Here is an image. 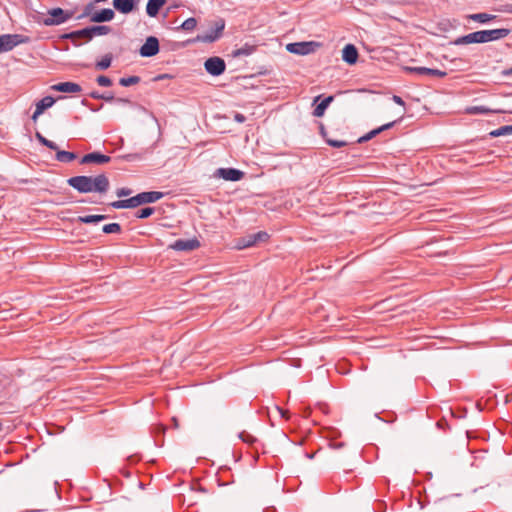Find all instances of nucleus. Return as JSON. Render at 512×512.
Returning a JSON list of instances; mask_svg holds the SVG:
<instances>
[{"mask_svg":"<svg viewBox=\"0 0 512 512\" xmlns=\"http://www.w3.org/2000/svg\"><path fill=\"white\" fill-rule=\"evenodd\" d=\"M165 4L166 0H148L146 12L150 17H156Z\"/></svg>","mask_w":512,"mask_h":512,"instance_id":"6ab92c4d","label":"nucleus"},{"mask_svg":"<svg viewBox=\"0 0 512 512\" xmlns=\"http://www.w3.org/2000/svg\"><path fill=\"white\" fill-rule=\"evenodd\" d=\"M106 219L105 215H87V216H79L77 220L79 222L85 223V224H93L98 223L102 220Z\"/></svg>","mask_w":512,"mask_h":512,"instance_id":"a878e982","label":"nucleus"},{"mask_svg":"<svg viewBox=\"0 0 512 512\" xmlns=\"http://www.w3.org/2000/svg\"><path fill=\"white\" fill-rule=\"evenodd\" d=\"M56 159L60 162H71L76 159V154L73 152L56 150Z\"/></svg>","mask_w":512,"mask_h":512,"instance_id":"cd10ccee","label":"nucleus"},{"mask_svg":"<svg viewBox=\"0 0 512 512\" xmlns=\"http://www.w3.org/2000/svg\"><path fill=\"white\" fill-rule=\"evenodd\" d=\"M52 90L63 93H78L81 91L80 85L74 82H62L53 85Z\"/></svg>","mask_w":512,"mask_h":512,"instance_id":"f3484780","label":"nucleus"},{"mask_svg":"<svg viewBox=\"0 0 512 512\" xmlns=\"http://www.w3.org/2000/svg\"><path fill=\"white\" fill-rule=\"evenodd\" d=\"M321 132H322V136H324V137H325V136H326V134H325V132H324V128H323V127H321Z\"/></svg>","mask_w":512,"mask_h":512,"instance_id":"6e6d98bb","label":"nucleus"},{"mask_svg":"<svg viewBox=\"0 0 512 512\" xmlns=\"http://www.w3.org/2000/svg\"><path fill=\"white\" fill-rule=\"evenodd\" d=\"M239 438L242 441L247 442V443H252L255 441V438L252 435H250L244 431L239 434Z\"/></svg>","mask_w":512,"mask_h":512,"instance_id":"37998d69","label":"nucleus"},{"mask_svg":"<svg viewBox=\"0 0 512 512\" xmlns=\"http://www.w3.org/2000/svg\"><path fill=\"white\" fill-rule=\"evenodd\" d=\"M512 113V111L506 110H495L490 109L485 106H469L465 109V113L467 114H488V113Z\"/></svg>","mask_w":512,"mask_h":512,"instance_id":"412c9836","label":"nucleus"},{"mask_svg":"<svg viewBox=\"0 0 512 512\" xmlns=\"http://www.w3.org/2000/svg\"><path fill=\"white\" fill-rule=\"evenodd\" d=\"M112 61V55L106 54L100 61L96 63L98 70H106L110 67Z\"/></svg>","mask_w":512,"mask_h":512,"instance_id":"473e14b6","label":"nucleus"},{"mask_svg":"<svg viewBox=\"0 0 512 512\" xmlns=\"http://www.w3.org/2000/svg\"><path fill=\"white\" fill-rule=\"evenodd\" d=\"M274 410H275V412H277L278 414H280L282 417H284V418H286V419H288V418H289V416H288V411L283 410V409H281V408H279V407H277V406L274 408Z\"/></svg>","mask_w":512,"mask_h":512,"instance_id":"a18cd8bd","label":"nucleus"},{"mask_svg":"<svg viewBox=\"0 0 512 512\" xmlns=\"http://www.w3.org/2000/svg\"><path fill=\"white\" fill-rule=\"evenodd\" d=\"M214 177L235 182L244 177V172L234 168H219L215 171Z\"/></svg>","mask_w":512,"mask_h":512,"instance_id":"6e6552de","label":"nucleus"},{"mask_svg":"<svg viewBox=\"0 0 512 512\" xmlns=\"http://www.w3.org/2000/svg\"><path fill=\"white\" fill-rule=\"evenodd\" d=\"M139 81H140V78L138 76H130L127 78H121L119 80V83H120V85H122L124 87H128V86L135 85V84L139 83Z\"/></svg>","mask_w":512,"mask_h":512,"instance_id":"e433bc0d","label":"nucleus"},{"mask_svg":"<svg viewBox=\"0 0 512 512\" xmlns=\"http://www.w3.org/2000/svg\"><path fill=\"white\" fill-rule=\"evenodd\" d=\"M342 59L350 65L355 64L358 59L356 47L352 44H347L342 50Z\"/></svg>","mask_w":512,"mask_h":512,"instance_id":"dca6fc26","label":"nucleus"},{"mask_svg":"<svg viewBox=\"0 0 512 512\" xmlns=\"http://www.w3.org/2000/svg\"><path fill=\"white\" fill-rule=\"evenodd\" d=\"M504 76H512V67L502 71Z\"/></svg>","mask_w":512,"mask_h":512,"instance_id":"8fccbe9b","label":"nucleus"},{"mask_svg":"<svg viewBox=\"0 0 512 512\" xmlns=\"http://www.w3.org/2000/svg\"><path fill=\"white\" fill-rule=\"evenodd\" d=\"M234 120L236 122L243 123L245 121V116L240 113H236L234 116Z\"/></svg>","mask_w":512,"mask_h":512,"instance_id":"de8ad7c7","label":"nucleus"},{"mask_svg":"<svg viewBox=\"0 0 512 512\" xmlns=\"http://www.w3.org/2000/svg\"><path fill=\"white\" fill-rule=\"evenodd\" d=\"M154 213V208L146 207L138 211L137 218L144 219L150 217Z\"/></svg>","mask_w":512,"mask_h":512,"instance_id":"4c0bfd02","label":"nucleus"},{"mask_svg":"<svg viewBox=\"0 0 512 512\" xmlns=\"http://www.w3.org/2000/svg\"><path fill=\"white\" fill-rule=\"evenodd\" d=\"M204 67L209 74L219 76L225 71L226 65L222 58L215 56L208 58L204 63Z\"/></svg>","mask_w":512,"mask_h":512,"instance_id":"423d86ee","label":"nucleus"},{"mask_svg":"<svg viewBox=\"0 0 512 512\" xmlns=\"http://www.w3.org/2000/svg\"><path fill=\"white\" fill-rule=\"evenodd\" d=\"M252 235L256 243L259 241H266L268 239V234L264 231H260Z\"/></svg>","mask_w":512,"mask_h":512,"instance_id":"79ce46f5","label":"nucleus"},{"mask_svg":"<svg viewBox=\"0 0 512 512\" xmlns=\"http://www.w3.org/2000/svg\"><path fill=\"white\" fill-rule=\"evenodd\" d=\"M36 138L39 140V142L41 144H43L44 146L48 147L49 149H51V150H57L58 149L57 145L54 142L46 139L39 132L36 133Z\"/></svg>","mask_w":512,"mask_h":512,"instance_id":"f704fd0d","label":"nucleus"},{"mask_svg":"<svg viewBox=\"0 0 512 512\" xmlns=\"http://www.w3.org/2000/svg\"><path fill=\"white\" fill-rule=\"evenodd\" d=\"M28 38L19 34L0 35V53L11 51L19 44L26 43Z\"/></svg>","mask_w":512,"mask_h":512,"instance_id":"7ed1b4c3","label":"nucleus"},{"mask_svg":"<svg viewBox=\"0 0 512 512\" xmlns=\"http://www.w3.org/2000/svg\"><path fill=\"white\" fill-rule=\"evenodd\" d=\"M333 101V96H328L321 103H319L313 111L315 117H322L329 104Z\"/></svg>","mask_w":512,"mask_h":512,"instance_id":"5701e85b","label":"nucleus"},{"mask_svg":"<svg viewBox=\"0 0 512 512\" xmlns=\"http://www.w3.org/2000/svg\"><path fill=\"white\" fill-rule=\"evenodd\" d=\"M91 31L92 38L94 36H101V35H107L111 32V28L109 26H92L89 27Z\"/></svg>","mask_w":512,"mask_h":512,"instance_id":"c756f323","label":"nucleus"},{"mask_svg":"<svg viewBox=\"0 0 512 512\" xmlns=\"http://www.w3.org/2000/svg\"><path fill=\"white\" fill-rule=\"evenodd\" d=\"M110 159L111 158L107 155L101 154L99 152H93V153L84 155L82 157L80 163L81 164H90V163L105 164V163H108L110 161Z\"/></svg>","mask_w":512,"mask_h":512,"instance_id":"f8f14e48","label":"nucleus"},{"mask_svg":"<svg viewBox=\"0 0 512 512\" xmlns=\"http://www.w3.org/2000/svg\"><path fill=\"white\" fill-rule=\"evenodd\" d=\"M117 101L122 102V103H128L129 102L127 99H122V98L118 99Z\"/></svg>","mask_w":512,"mask_h":512,"instance_id":"5fc2aeb1","label":"nucleus"},{"mask_svg":"<svg viewBox=\"0 0 512 512\" xmlns=\"http://www.w3.org/2000/svg\"><path fill=\"white\" fill-rule=\"evenodd\" d=\"M102 231L104 233L110 234V233H120L121 232V226L118 223H110L103 226Z\"/></svg>","mask_w":512,"mask_h":512,"instance_id":"72a5a7b5","label":"nucleus"},{"mask_svg":"<svg viewBox=\"0 0 512 512\" xmlns=\"http://www.w3.org/2000/svg\"><path fill=\"white\" fill-rule=\"evenodd\" d=\"M111 206L115 209H127L136 208L139 206L137 196H133L129 199L118 200L111 203Z\"/></svg>","mask_w":512,"mask_h":512,"instance_id":"aec40b11","label":"nucleus"},{"mask_svg":"<svg viewBox=\"0 0 512 512\" xmlns=\"http://www.w3.org/2000/svg\"><path fill=\"white\" fill-rule=\"evenodd\" d=\"M484 31H485V37H486L487 42L503 39L506 36H508L510 33V30L505 29V28L484 30Z\"/></svg>","mask_w":512,"mask_h":512,"instance_id":"a211bd4d","label":"nucleus"},{"mask_svg":"<svg viewBox=\"0 0 512 512\" xmlns=\"http://www.w3.org/2000/svg\"><path fill=\"white\" fill-rule=\"evenodd\" d=\"M405 71L409 73H416L419 75H428L431 77H439L443 78L447 75V72L439 70V69H431L426 67H405Z\"/></svg>","mask_w":512,"mask_h":512,"instance_id":"9d476101","label":"nucleus"},{"mask_svg":"<svg viewBox=\"0 0 512 512\" xmlns=\"http://www.w3.org/2000/svg\"><path fill=\"white\" fill-rule=\"evenodd\" d=\"M66 38H69V39H78V38H86L87 40H91L92 39V35H91V31H90V28H84L82 30H78V31H74V32H71L67 35H65Z\"/></svg>","mask_w":512,"mask_h":512,"instance_id":"b1692460","label":"nucleus"},{"mask_svg":"<svg viewBox=\"0 0 512 512\" xmlns=\"http://www.w3.org/2000/svg\"><path fill=\"white\" fill-rule=\"evenodd\" d=\"M138 199L139 206L147 203H154L163 197L162 192L151 191V192H142L136 195Z\"/></svg>","mask_w":512,"mask_h":512,"instance_id":"2eb2a0df","label":"nucleus"},{"mask_svg":"<svg viewBox=\"0 0 512 512\" xmlns=\"http://www.w3.org/2000/svg\"><path fill=\"white\" fill-rule=\"evenodd\" d=\"M91 97L94 98V99H102L104 98V95H99L98 93H91Z\"/></svg>","mask_w":512,"mask_h":512,"instance_id":"3c124183","label":"nucleus"},{"mask_svg":"<svg viewBox=\"0 0 512 512\" xmlns=\"http://www.w3.org/2000/svg\"><path fill=\"white\" fill-rule=\"evenodd\" d=\"M320 99V96H316V98L314 99V102L318 101Z\"/></svg>","mask_w":512,"mask_h":512,"instance_id":"4d7b16f0","label":"nucleus"},{"mask_svg":"<svg viewBox=\"0 0 512 512\" xmlns=\"http://www.w3.org/2000/svg\"><path fill=\"white\" fill-rule=\"evenodd\" d=\"M395 122H390V123H387V124H384L382 125L381 127L379 128H376L370 132H368L367 134H365L364 136L360 137L358 139V143H364L366 141H369L371 140L373 137H375L376 135H378L379 133H381L382 131L384 130H387L389 128H391L393 125H394Z\"/></svg>","mask_w":512,"mask_h":512,"instance_id":"4be33fe9","label":"nucleus"},{"mask_svg":"<svg viewBox=\"0 0 512 512\" xmlns=\"http://www.w3.org/2000/svg\"><path fill=\"white\" fill-rule=\"evenodd\" d=\"M71 17L72 14L62 8H53L48 10L47 15L42 19V23L46 26L60 25Z\"/></svg>","mask_w":512,"mask_h":512,"instance_id":"f03ea898","label":"nucleus"},{"mask_svg":"<svg viewBox=\"0 0 512 512\" xmlns=\"http://www.w3.org/2000/svg\"><path fill=\"white\" fill-rule=\"evenodd\" d=\"M491 137L512 135V125L501 126L489 133Z\"/></svg>","mask_w":512,"mask_h":512,"instance_id":"c85d7f7f","label":"nucleus"},{"mask_svg":"<svg viewBox=\"0 0 512 512\" xmlns=\"http://www.w3.org/2000/svg\"><path fill=\"white\" fill-rule=\"evenodd\" d=\"M103 99L106 101H112L114 99V97L113 96H104Z\"/></svg>","mask_w":512,"mask_h":512,"instance_id":"603ef678","label":"nucleus"},{"mask_svg":"<svg viewBox=\"0 0 512 512\" xmlns=\"http://www.w3.org/2000/svg\"><path fill=\"white\" fill-rule=\"evenodd\" d=\"M94 9L93 3H89L84 7L83 13L79 16V18H84L93 14L92 10Z\"/></svg>","mask_w":512,"mask_h":512,"instance_id":"ea45409f","label":"nucleus"},{"mask_svg":"<svg viewBox=\"0 0 512 512\" xmlns=\"http://www.w3.org/2000/svg\"><path fill=\"white\" fill-rule=\"evenodd\" d=\"M321 46L320 43L310 41V42H295L290 43L286 46V49L290 53L298 54V55H307L314 52L317 48Z\"/></svg>","mask_w":512,"mask_h":512,"instance_id":"39448f33","label":"nucleus"},{"mask_svg":"<svg viewBox=\"0 0 512 512\" xmlns=\"http://www.w3.org/2000/svg\"><path fill=\"white\" fill-rule=\"evenodd\" d=\"M96 81L100 86L103 87H109L112 85L111 79L104 75L98 76Z\"/></svg>","mask_w":512,"mask_h":512,"instance_id":"58836bf2","label":"nucleus"},{"mask_svg":"<svg viewBox=\"0 0 512 512\" xmlns=\"http://www.w3.org/2000/svg\"><path fill=\"white\" fill-rule=\"evenodd\" d=\"M200 246V243L197 239H188V240H177L170 248L176 251H192L197 249Z\"/></svg>","mask_w":512,"mask_h":512,"instance_id":"9b49d317","label":"nucleus"},{"mask_svg":"<svg viewBox=\"0 0 512 512\" xmlns=\"http://www.w3.org/2000/svg\"><path fill=\"white\" fill-rule=\"evenodd\" d=\"M197 26V20L193 17L186 19L182 25L181 28L185 31H192Z\"/></svg>","mask_w":512,"mask_h":512,"instance_id":"c9c22d12","label":"nucleus"},{"mask_svg":"<svg viewBox=\"0 0 512 512\" xmlns=\"http://www.w3.org/2000/svg\"><path fill=\"white\" fill-rule=\"evenodd\" d=\"M42 114V112H40L37 108L35 109L33 115H32V120L34 122L37 121L38 117Z\"/></svg>","mask_w":512,"mask_h":512,"instance_id":"09e8293b","label":"nucleus"},{"mask_svg":"<svg viewBox=\"0 0 512 512\" xmlns=\"http://www.w3.org/2000/svg\"><path fill=\"white\" fill-rule=\"evenodd\" d=\"M69 186L80 193L104 194L109 190L110 182L105 174L97 176H74L67 180Z\"/></svg>","mask_w":512,"mask_h":512,"instance_id":"f257e3e1","label":"nucleus"},{"mask_svg":"<svg viewBox=\"0 0 512 512\" xmlns=\"http://www.w3.org/2000/svg\"><path fill=\"white\" fill-rule=\"evenodd\" d=\"M468 18L476 22L486 23L488 21L493 20L495 18V15L487 13H476L468 15Z\"/></svg>","mask_w":512,"mask_h":512,"instance_id":"bb28decb","label":"nucleus"},{"mask_svg":"<svg viewBox=\"0 0 512 512\" xmlns=\"http://www.w3.org/2000/svg\"><path fill=\"white\" fill-rule=\"evenodd\" d=\"M254 50H255L254 46L246 44L243 47L232 51L231 55L234 58H238V57H242V56H249L254 52Z\"/></svg>","mask_w":512,"mask_h":512,"instance_id":"393cba45","label":"nucleus"},{"mask_svg":"<svg viewBox=\"0 0 512 512\" xmlns=\"http://www.w3.org/2000/svg\"><path fill=\"white\" fill-rule=\"evenodd\" d=\"M173 423H174V427H175V428H178V427H179V423H178V421H177V419H176V418H173Z\"/></svg>","mask_w":512,"mask_h":512,"instance_id":"864d4df0","label":"nucleus"},{"mask_svg":"<svg viewBox=\"0 0 512 512\" xmlns=\"http://www.w3.org/2000/svg\"><path fill=\"white\" fill-rule=\"evenodd\" d=\"M326 141H327V143L330 146H333V147H336V148H340V147H343V146L347 145L346 141H341V140H333V139L327 138Z\"/></svg>","mask_w":512,"mask_h":512,"instance_id":"a19ab883","label":"nucleus"},{"mask_svg":"<svg viewBox=\"0 0 512 512\" xmlns=\"http://www.w3.org/2000/svg\"><path fill=\"white\" fill-rule=\"evenodd\" d=\"M256 244L253 235H248L242 239L239 240L237 244L238 249H244L253 246Z\"/></svg>","mask_w":512,"mask_h":512,"instance_id":"2f4dec72","label":"nucleus"},{"mask_svg":"<svg viewBox=\"0 0 512 512\" xmlns=\"http://www.w3.org/2000/svg\"><path fill=\"white\" fill-rule=\"evenodd\" d=\"M112 4L114 9L122 14H129L136 8L134 0H113Z\"/></svg>","mask_w":512,"mask_h":512,"instance_id":"4468645a","label":"nucleus"},{"mask_svg":"<svg viewBox=\"0 0 512 512\" xmlns=\"http://www.w3.org/2000/svg\"><path fill=\"white\" fill-rule=\"evenodd\" d=\"M114 17V11L110 8H105L100 11L94 12L90 17V21L95 23H102L111 21L114 19Z\"/></svg>","mask_w":512,"mask_h":512,"instance_id":"ddd939ff","label":"nucleus"},{"mask_svg":"<svg viewBox=\"0 0 512 512\" xmlns=\"http://www.w3.org/2000/svg\"><path fill=\"white\" fill-rule=\"evenodd\" d=\"M132 193V191L128 188H120L116 191V195L118 197H125L129 196Z\"/></svg>","mask_w":512,"mask_h":512,"instance_id":"c03bdc74","label":"nucleus"},{"mask_svg":"<svg viewBox=\"0 0 512 512\" xmlns=\"http://www.w3.org/2000/svg\"><path fill=\"white\" fill-rule=\"evenodd\" d=\"M403 115H404V111H402V112H401V114H400V118H402V117H403Z\"/></svg>","mask_w":512,"mask_h":512,"instance_id":"13d9d810","label":"nucleus"},{"mask_svg":"<svg viewBox=\"0 0 512 512\" xmlns=\"http://www.w3.org/2000/svg\"><path fill=\"white\" fill-rule=\"evenodd\" d=\"M159 52V41L156 37L150 36L146 39L145 43L140 48V55L142 57H152Z\"/></svg>","mask_w":512,"mask_h":512,"instance_id":"1a4fd4ad","label":"nucleus"},{"mask_svg":"<svg viewBox=\"0 0 512 512\" xmlns=\"http://www.w3.org/2000/svg\"><path fill=\"white\" fill-rule=\"evenodd\" d=\"M474 43H487L485 37V31H476L461 37H458L453 41L454 45H468Z\"/></svg>","mask_w":512,"mask_h":512,"instance_id":"0eeeda50","label":"nucleus"},{"mask_svg":"<svg viewBox=\"0 0 512 512\" xmlns=\"http://www.w3.org/2000/svg\"><path fill=\"white\" fill-rule=\"evenodd\" d=\"M225 27V22L222 19L217 20L209 32L199 34L196 37V41L203 43H212L222 35Z\"/></svg>","mask_w":512,"mask_h":512,"instance_id":"20e7f679","label":"nucleus"},{"mask_svg":"<svg viewBox=\"0 0 512 512\" xmlns=\"http://www.w3.org/2000/svg\"><path fill=\"white\" fill-rule=\"evenodd\" d=\"M392 100H393L396 104H398V105H400V106H404V105H405V103H404V101L402 100V98H401V97H399V96H397V95H394V96H393V98H392Z\"/></svg>","mask_w":512,"mask_h":512,"instance_id":"49530a36","label":"nucleus"},{"mask_svg":"<svg viewBox=\"0 0 512 512\" xmlns=\"http://www.w3.org/2000/svg\"><path fill=\"white\" fill-rule=\"evenodd\" d=\"M54 102L55 100L52 97L47 96L36 104V108L43 113L44 110L50 108L54 104Z\"/></svg>","mask_w":512,"mask_h":512,"instance_id":"7c9ffc66","label":"nucleus"}]
</instances>
